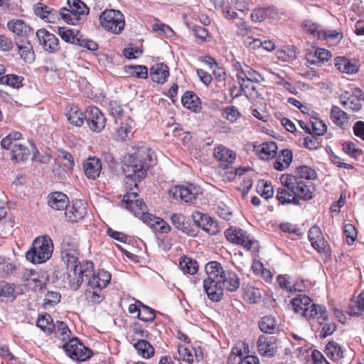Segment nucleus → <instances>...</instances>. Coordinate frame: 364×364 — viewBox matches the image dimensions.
I'll return each instance as SVG.
<instances>
[{"label": "nucleus", "mask_w": 364, "mask_h": 364, "mask_svg": "<svg viewBox=\"0 0 364 364\" xmlns=\"http://www.w3.org/2000/svg\"><path fill=\"white\" fill-rule=\"evenodd\" d=\"M325 353L327 357L333 361H338L343 358L341 346L335 341H330L326 344Z\"/></svg>", "instance_id": "72a5a7b5"}, {"label": "nucleus", "mask_w": 364, "mask_h": 364, "mask_svg": "<svg viewBox=\"0 0 364 364\" xmlns=\"http://www.w3.org/2000/svg\"><path fill=\"white\" fill-rule=\"evenodd\" d=\"M292 159V151L289 149H283L277 156L274 167L278 171H283L290 166Z\"/></svg>", "instance_id": "2f4dec72"}, {"label": "nucleus", "mask_w": 364, "mask_h": 364, "mask_svg": "<svg viewBox=\"0 0 364 364\" xmlns=\"http://www.w3.org/2000/svg\"><path fill=\"white\" fill-rule=\"evenodd\" d=\"M155 220L154 225L152 224V230L155 232L168 233L171 230L170 225L165 222L163 219L153 218Z\"/></svg>", "instance_id": "e2e57ef3"}, {"label": "nucleus", "mask_w": 364, "mask_h": 364, "mask_svg": "<svg viewBox=\"0 0 364 364\" xmlns=\"http://www.w3.org/2000/svg\"><path fill=\"white\" fill-rule=\"evenodd\" d=\"M85 120L90 129L95 132H100L106 125L104 114L96 107H90L86 109Z\"/></svg>", "instance_id": "ddd939ff"}, {"label": "nucleus", "mask_w": 364, "mask_h": 364, "mask_svg": "<svg viewBox=\"0 0 364 364\" xmlns=\"http://www.w3.org/2000/svg\"><path fill=\"white\" fill-rule=\"evenodd\" d=\"M342 105L347 110L358 112L362 107V101L364 100V93L358 87L351 90V92H346L341 97Z\"/></svg>", "instance_id": "f8f14e48"}, {"label": "nucleus", "mask_w": 364, "mask_h": 364, "mask_svg": "<svg viewBox=\"0 0 364 364\" xmlns=\"http://www.w3.org/2000/svg\"><path fill=\"white\" fill-rule=\"evenodd\" d=\"M21 294V287L4 281L0 282V301H13Z\"/></svg>", "instance_id": "aec40b11"}, {"label": "nucleus", "mask_w": 364, "mask_h": 364, "mask_svg": "<svg viewBox=\"0 0 364 364\" xmlns=\"http://www.w3.org/2000/svg\"><path fill=\"white\" fill-rule=\"evenodd\" d=\"M112 274H92L89 278V286L93 289V291L87 290L86 295L90 301L94 303H100L103 299V296L101 295L95 289L100 291L106 287L111 280Z\"/></svg>", "instance_id": "1a4fd4ad"}, {"label": "nucleus", "mask_w": 364, "mask_h": 364, "mask_svg": "<svg viewBox=\"0 0 364 364\" xmlns=\"http://www.w3.org/2000/svg\"><path fill=\"white\" fill-rule=\"evenodd\" d=\"M137 353L144 358L149 359L154 355V347L146 340H139L134 344Z\"/></svg>", "instance_id": "f704fd0d"}, {"label": "nucleus", "mask_w": 364, "mask_h": 364, "mask_svg": "<svg viewBox=\"0 0 364 364\" xmlns=\"http://www.w3.org/2000/svg\"><path fill=\"white\" fill-rule=\"evenodd\" d=\"M8 28L16 35L26 38L33 32L31 28L23 21L13 19L8 22Z\"/></svg>", "instance_id": "bb28decb"}, {"label": "nucleus", "mask_w": 364, "mask_h": 364, "mask_svg": "<svg viewBox=\"0 0 364 364\" xmlns=\"http://www.w3.org/2000/svg\"><path fill=\"white\" fill-rule=\"evenodd\" d=\"M153 156L154 152L146 146L139 147L133 154L124 156L122 170L131 191L132 186L137 188V183L146 176L148 167L154 163Z\"/></svg>", "instance_id": "f257e3e1"}, {"label": "nucleus", "mask_w": 364, "mask_h": 364, "mask_svg": "<svg viewBox=\"0 0 364 364\" xmlns=\"http://www.w3.org/2000/svg\"><path fill=\"white\" fill-rule=\"evenodd\" d=\"M36 325L47 335L51 334L55 329V323H53L51 316L48 314L41 316L38 318Z\"/></svg>", "instance_id": "a19ab883"}, {"label": "nucleus", "mask_w": 364, "mask_h": 364, "mask_svg": "<svg viewBox=\"0 0 364 364\" xmlns=\"http://www.w3.org/2000/svg\"><path fill=\"white\" fill-rule=\"evenodd\" d=\"M79 250L75 242L64 238L61 245V257L67 270L73 273H90L94 271V264L90 260H78Z\"/></svg>", "instance_id": "20e7f679"}, {"label": "nucleus", "mask_w": 364, "mask_h": 364, "mask_svg": "<svg viewBox=\"0 0 364 364\" xmlns=\"http://www.w3.org/2000/svg\"><path fill=\"white\" fill-rule=\"evenodd\" d=\"M181 102L184 107L195 112L200 105L199 98L193 92H185L182 96Z\"/></svg>", "instance_id": "79ce46f5"}, {"label": "nucleus", "mask_w": 364, "mask_h": 364, "mask_svg": "<svg viewBox=\"0 0 364 364\" xmlns=\"http://www.w3.org/2000/svg\"><path fill=\"white\" fill-rule=\"evenodd\" d=\"M66 355L70 358L80 362L85 361L92 355V350L85 347L77 338H73L63 346Z\"/></svg>", "instance_id": "6e6552de"}, {"label": "nucleus", "mask_w": 364, "mask_h": 364, "mask_svg": "<svg viewBox=\"0 0 364 364\" xmlns=\"http://www.w3.org/2000/svg\"><path fill=\"white\" fill-rule=\"evenodd\" d=\"M69 203L68 196L62 192H55L49 195L48 204L54 210H63Z\"/></svg>", "instance_id": "cd10ccee"}, {"label": "nucleus", "mask_w": 364, "mask_h": 364, "mask_svg": "<svg viewBox=\"0 0 364 364\" xmlns=\"http://www.w3.org/2000/svg\"><path fill=\"white\" fill-rule=\"evenodd\" d=\"M178 355L174 356V359L178 360L179 364H192L194 360V356L191 349L182 344L178 345Z\"/></svg>", "instance_id": "473e14b6"}, {"label": "nucleus", "mask_w": 364, "mask_h": 364, "mask_svg": "<svg viewBox=\"0 0 364 364\" xmlns=\"http://www.w3.org/2000/svg\"><path fill=\"white\" fill-rule=\"evenodd\" d=\"M364 310V290L357 297L355 304L348 307L347 313L350 316H359L360 312Z\"/></svg>", "instance_id": "de8ad7c7"}, {"label": "nucleus", "mask_w": 364, "mask_h": 364, "mask_svg": "<svg viewBox=\"0 0 364 364\" xmlns=\"http://www.w3.org/2000/svg\"><path fill=\"white\" fill-rule=\"evenodd\" d=\"M59 19L62 18L66 23L76 25L79 22V16L70 8H62L58 11Z\"/></svg>", "instance_id": "09e8293b"}, {"label": "nucleus", "mask_w": 364, "mask_h": 364, "mask_svg": "<svg viewBox=\"0 0 364 364\" xmlns=\"http://www.w3.org/2000/svg\"><path fill=\"white\" fill-rule=\"evenodd\" d=\"M199 228L212 235H215L219 232L218 224L208 215L206 217V220L200 224Z\"/></svg>", "instance_id": "5fc2aeb1"}, {"label": "nucleus", "mask_w": 364, "mask_h": 364, "mask_svg": "<svg viewBox=\"0 0 364 364\" xmlns=\"http://www.w3.org/2000/svg\"><path fill=\"white\" fill-rule=\"evenodd\" d=\"M169 76V68L164 63H157L150 70L151 80L157 83L164 84Z\"/></svg>", "instance_id": "393cba45"}, {"label": "nucleus", "mask_w": 364, "mask_h": 364, "mask_svg": "<svg viewBox=\"0 0 364 364\" xmlns=\"http://www.w3.org/2000/svg\"><path fill=\"white\" fill-rule=\"evenodd\" d=\"M55 326V329L53 333H55L56 337L63 341L70 338V331L66 323L61 321H57Z\"/></svg>", "instance_id": "8fccbe9b"}, {"label": "nucleus", "mask_w": 364, "mask_h": 364, "mask_svg": "<svg viewBox=\"0 0 364 364\" xmlns=\"http://www.w3.org/2000/svg\"><path fill=\"white\" fill-rule=\"evenodd\" d=\"M87 213V205L82 200H73L70 205H68L65 215L71 223H77L82 220Z\"/></svg>", "instance_id": "f3484780"}, {"label": "nucleus", "mask_w": 364, "mask_h": 364, "mask_svg": "<svg viewBox=\"0 0 364 364\" xmlns=\"http://www.w3.org/2000/svg\"><path fill=\"white\" fill-rule=\"evenodd\" d=\"M296 173L299 179L312 180L316 178V172L309 166H302L296 168Z\"/></svg>", "instance_id": "4d7b16f0"}, {"label": "nucleus", "mask_w": 364, "mask_h": 364, "mask_svg": "<svg viewBox=\"0 0 364 364\" xmlns=\"http://www.w3.org/2000/svg\"><path fill=\"white\" fill-rule=\"evenodd\" d=\"M99 22L105 31L117 35L122 32L125 26L123 14L114 9L105 10L99 17Z\"/></svg>", "instance_id": "0eeeda50"}, {"label": "nucleus", "mask_w": 364, "mask_h": 364, "mask_svg": "<svg viewBox=\"0 0 364 364\" xmlns=\"http://www.w3.org/2000/svg\"><path fill=\"white\" fill-rule=\"evenodd\" d=\"M53 251L52 240L48 237H39L33 242L32 247L26 252V257L33 264H41L48 260Z\"/></svg>", "instance_id": "423d86ee"}, {"label": "nucleus", "mask_w": 364, "mask_h": 364, "mask_svg": "<svg viewBox=\"0 0 364 364\" xmlns=\"http://www.w3.org/2000/svg\"><path fill=\"white\" fill-rule=\"evenodd\" d=\"M257 346L261 355L272 357L275 355L277 349V338L274 336H260Z\"/></svg>", "instance_id": "a211bd4d"}, {"label": "nucleus", "mask_w": 364, "mask_h": 364, "mask_svg": "<svg viewBox=\"0 0 364 364\" xmlns=\"http://www.w3.org/2000/svg\"><path fill=\"white\" fill-rule=\"evenodd\" d=\"M258 326L260 331L266 334H274L279 330L277 318L271 315L262 317L259 321Z\"/></svg>", "instance_id": "a878e982"}, {"label": "nucleus", "mask_w": 364, "mask_h": 364, "mask_svg": "<svg viewBox=\"0 0 364 364\" xmlns=\"http://www.w3.org/2000/svg\"><path fill=\"white\" fill-rule=\"evenodd\" d=\"M30 150L21 144H14L11 149V160L17 162L27 160L30 156Z\"/></svg>", "instance_id": "e433bc0d"}, {"label": "nucleus", "mask_w": 364, "mask_h": 364, "mask_svg": "<svg viewBox=\"0 0 364 364\" xmlns=\"http://www.w3.org/2000/svg\"><path fill=\"white\" fill-rule=\"evenodd\" d=\"M132 132V126L127 122H122L120 127L117 129V136L120 140H125L129 138Z\"/></svg>", "instance_id": "680f3d73"}, {"label": "nucleus", "mask_w": 364, "mask_h": 364, "mask_svg": "<svg viewBox=\"0 0 364 364\" xmlns=\"http://www.w3.org/2000/svg\"><path fill=\"white\" fill-rule=\"evenodd\" d=\"M336 69L342 73L353 75L358 72L360 64L355 58L349 59L344 56H338L333 60Z\"/></svg>", "instance_id": "6ab92c4d"}, {"label": "nucleus", "mask_w": 364, "mask_h": 364, "mask_svg": "<svg viewBox=\"0 0 364 364\" xmlns=\"http://www.w3.org/2000/svg\"><path fill=\"white\" fill-rule=\"evenodd\" d=\"M222 116L230 122H235L240 117V113L235 106H228L223 110Z\"/></svg>", "instance_id": "13d9d810"}, {"label": "nucleus", "mask_w": 364, "mask_h": 364, "mask_svg": "<svg viewBox=\"0 0 364 364\" xmlns=\"http://www.w3.org/2000/svg\"><path fill=\"white\" fill-rule=\"evenodd\" d=\"M237 77L239 81H242V82H244L245 79L254 82H259L262 79L259 73L255 71L246 65L241 68V73L237 74Z\"/></svg>", "instance_id": "c9c22d12"}, {"label": "nucleus", "mask_w": 364, "mask_h": 364, "mask_svg": "<svg viewBox=\"0 0 364 364\" xmlns=\"http://www.w3.org/2000/svg\"><path fill=\"white\" fill-rule=\"evenodd\" d=\"M214 157L220 162L222 166L227 167L228 164L234 162L236 155L230 149L220 145L214 150Z\"/></svg>", "instance_id": "5701e85b"}, {"label": "nucleus", "mask_w": 364, "mask_h": 364, "mask_svg": "<svg viewBox=\"0 0 364 364\" xmlns=\"http://www.w3.org/2000/svg\"><path fill=\"white\" fill-rule=\"evenodd\" d=\"M225 235L229 242L240 245L247 250H251L256 243L245 230L240 228L230 227L225 230Z\"/></svg>", "instance_id": "9b49d317"}, {"label": "nucleus", "mask_w": 364, "mask_h": 364, "mask_svg": "<svg viewBox=\"0 0 364 364\" xmlns=\"http://www.w3.org/2000/svg\"><path fill=\"white\" fill-rule=\"evenodd\" d=\"M138 194L136 192H127L122 201V205L129 210L133 214L140 218L141 212L146 211V206L142 200L137 199Z\"/></svg>", "instance_id": "dca6fc26"}, {"label": "nucleus", "mask_w": 364, "mask_h": 364, "mask_svg": "<svg viewBox=\"0 0 364 364\" xmlns=\"http://www.w3.org/2000/svg\"><path fill=\"white\" fill-rule=\"evenodd\" d=\"M171 223L175 226L176 228L182 231L188 235H193L188 226V221H186V218L181 213H174L171 217Z\"/></svg>", "instance_id": "37998d69"}, {"label": "nucleus", "mask_w": 364, "mask_h": 364, "mask_svg": "<svg viewBox=\"0 0 364 364\" xmlns=\"http://www.w3.org/2000/svg\"><path fill=\"white\" fill-rule=\"evenodd\" d=\"M309 239L311 243L312 247L316 250L319 253L328 255L330 252V247L328 242L325 240L322 235L321 230L318 226H313L310 228L308 233Z\"/></svg>", "instance_id": "4468645a"}, {"label": "nucleus", "mask_w": 364, "mask_h": 364, "mask_svg": "<svg viewBox=\"0 0 364 364\" xmlns=\"http://www.w3.org/2000/svg\"><path fill=\"white\" fill-rule=\"evenodd\" d=\"M303 29L310 34L316 36L318 38V33L321 32L322 29L320 26L314 23L311 20H305L302 23Z\"/></svg>", "instance_id": "052dcab7"}, {"label": "nucleus", "mask_w": 364, "mask_h": 364, "mask_svg": "<svg viewBox=\"0 0 364 364\" xmlns=\"http://www.w3.org/2000/svg\"><path fill=\"white\" fill-rule=\"evenodd\" d=\"M68 4L78 16L89 13V8L80 0H68Z\"/></svg>", "instance_id": "603ef678"}, {"label": "nucleus", "mask_w": 364, "mask_h": 364, "mask_svg": "<svg viewBox=\"0 0 364 364\" xmlns=\"http://www.w3.org/2000/svg\"><path fill=\"white\" fill-rule=\"evenodd\" d=\"M282 187L277 188V199L282 204L299 205L300 200H309L313 198V191L309 183L290 174L280 177Z\"/></svg>", "instance_id": "f03ea898"}, {"label": "nucleus", "mask_w": 364, "mask_h": 364, "mask_svg": "<svg viewBox=\"0 0 364 364\" xmlns=\"http://www.w3.org/2000/svg\"><path fill=\"white\" fill-rule=\"evenodd\" d=\"M291 304L294 312L306 320L316 319L322 324L328 318L326 308L312 303L311 298L305 294H297L291 300Z\"/></svg>", "instance_id": "39448f33"}, {"label": "nucleus", "mask_w": 364, "mask_h": 364, "mask_svg": "<svg viewBox=\"0 0 364 364\" xmlns=\"http://www.w3.org/2000/svg\"><path fill=\"white\" fill-rule=\"evenodd\" d=\"M39 44L50 53H55L59 49V41L53 33L45 28L38 29L36 33Z\"/></svg>", "instance_id": "2eb2a0df"}, {"label": "nucleus", "mask_w": 364, "mask_h": 364, "mask_svg": "<svg viewBox=\"0 0 364 364\" xmlns=\"http://www.w3.org/2000/svg\"><path fill=\"white\" fill-rule=\"evenodd\" d=\"M35 14L46 22L55 23L59 20L58 11L42 3H38L33 6Z\"/></svg>", "instance_id": "412c9836"}, {"label": "nucleus", "mask_w": 364, "mask_h": 364, "mask_svg": "<svg viewBox=\"0 0 364 364\" xmlns=\"http://www.w3.org/2000/svg\"><path fill=\"white\" fill-rule=\"evenodd\" d=\"M65 115L68 121L76 127L82 126L85 119V113L84 114L77 107L70 108Z\"/></svg>", "instance_id": "4c0bfd02"}, {"label": "nucleus", "mask_w": 364, "mask_h": 364, "mask_svg": "<svg viewBox=\"0 0 364 364\" xmlns=\"http://www.w3.org/2000/svg\"><path fill=\"white\" fill-rule=\"evenodd\" d=\"M232 352L240 358V364H259V363L257 356L247 355L243 357V353L241 350L233 349Z\"/></svg>", "instance_id": "0e129e2a"}, {"label": "nucleus", "mask_w": 364, "mask_h": 364, "mask_svg": "<svg viewBox=\"0 0 364 364\" xmlns=\"http://www.w3.org/2000/svg\"><path fill=\"white\" fill-rule=\"evenodd\" d=\"M277 149V145L274 141H267L257 147V152L262 159L268 160L276 156Z\"/></svg>", "instance_id": "c85d7f7f"}, {"label": "nucleus", "mask_w": 364, "mask_h": 364, "mask_svg": "<svg viewBox=\"0 0 364 364\" xmlns=\"http://www.w3.org/2000/svg\"><path fill=\"white\" fill-rule=\"evenodd\" d=\"M141 306V309L137 314V318L144 322H152L155 317V311L151 307L144 304L141 301H138Z\"/></svg>", "instance_id": "a18cd8bd"}, {"label": "nucleus", "mask_w": 364, "mask_h": 364, "mask_svg": "<svg viewBox=\"0 0 364 364\" xmlns=\"http://www.w3.org/2000/svg\"><path fill=\"white\" fill-rule=\"evenodd\" d=\"M213 274L203 280V289L208 298L213 302L220 301L224 296V290L234 291L240 286L237 274Z\"/></svg>", "instance_id": "7ed1b4c3"}, {"label": "nucleus", "mask_w": 364, "mask_h": 364, "mask_svg": "<svg viewBox=\"0 0 364 364\" xmlns=\"http://www.w3.org/2000/svg\"><path fill=\"white\" fill-rule=\"evenodd\" d=\"M343 150L347 154L353 156V158H358L360 155L361 151L355 147V144L353 142L348 141L343 144Z\"/></svg>", "instance_id": "338daca9"}, {"label": "nucleus", "mask_w": 364, "mask_h": 364, "mask_svg": "<svg viewBox=\"0 0 364 364\" xmlns=\"http://www.w3.org/2000/svg\"><path fill=\"white\" fill-rule=\"evenodd\" d=\"M83 170L87 178L95 180L100 176L102 170L101 161L95 156L89 157L83 164Z\"/></svg>", "instance_id": "4be33fe9"}, {"label": "nucleus", "mask_w": 364, "mask_h": 364, "mask_svg": "<svg viewBox=\"0 0 364 364\" xmlns=\"http://www.w3.org/2000/svg\"><path fill=\"white\" fill-rule=\"evenodd\" d=\"M58 33L61 37V38L65 42L71 43L75 45L80 43V38H78L74 33L73 31L70 28L59 27Z\"/></svg>", "instance_id": "3c124183"}, {"label": "nucleus", "mask_w": 364, "mask_h": 364, "mask_svg": "<svg viewBox=\"0 0 364 364\" xmlns=\"http://www.w3.org/2000/svg\"><path fill=\"white\" fill-rule=\"evenodd\" d=\"M216 213L223 219L224 220H230L232 213L230 212V208L223 203L220 202L218 203L217 209H216Z\"/></svg>", "instance_id": "774afa93"}, {"label": "nucleus", "mask_w": 364, "mask_h": 364, "mask_svg": "<svg viewBox=\"0 0 364 364\" xmlns=\"http://www.w3.org/2000/svg\"><path fill=\"white\" fill-rule=\"evenodd\" d=\"M277 14V11L273 6L255 9L251 14V18L255 22H261L267 18H274Z\"/></svg>", "instance_id": "7c9ffc66"}, {"label": "nucleus", "mask_w": 364, "mask_h": 364, "mask_svg": "<svg viewBox=\"0 0 364 364\" xmlns=\"http://www.w3.org/2000/svg\"><path fill=\"white\" fill-rule=\"evenodd\" d=\"M318 38H323L327 41H334V42H339L343 38L341 33L336 30L323 31L318 33Z\"/></svg>", "instance_id": "6e6d98bb"}, {"label": "nucleus", "mask_w": 364, "mask_h": 364, "mask_svg": "<svg viewBox=\"0 0 364 364\" xmlns=\"http://www.w3.org/2000/svg\"><path fill=\"white\" fill-rule=\"evenodd\" d=\"M277 282L282 289H285L288 291L292 292L301 291L296 284L293 283L289 279V274H278Z\"/></svg>", "instance_id": "49530a36"}, {"label": "nucleus", "mask_w": 364, "mask_h": 364, "mask_svg": "<svg viewBox=\"0 0 364 364\" xmlns=\"http://www.w3.org/2000/svg\"><path fill=\"white\" fill-rule=\"evenodd\" d=\"M311 134L317 136L323 135L327 131V127L325 123L317 118H314L311 121Z\"/></svg>", "instance_id": "864d4df0"}, {"label": "nucleus", "mask_w": 364, "mask_h": 364, "mask_svg": "<svg viewBox=\"0 0 364 364\" xmlns=\"http://www.w3.org/2000/svg\"><path fill=\"white\" fill-rule=\"evenodd\" d=\"M60 298H61V296L58 292L49 291L46 295V297L44 299L43 305L54 306L60 302Z\"/></svg>", "instance_id": "69168bd1"}, {"label": "nucleus", "mask_w": 364, "mask_h": 364, "mask_svg": "<svg viewBox=\"0 0 364 364\" xmlns=\"http://www.w3.org/2000/svg\"><path fill=\"white\" fill-rule=\"evenodd\" d=\"M244 297L249 303L256 304L260 298L259 290L252 287H247L245 289Z\"/></svg>", "instance_id": "bf43d9fd"}, {"label": "nucleus", "mask_w": 364, "mask_h": 364, "mask_svg": "<svg viewBox=\"0 0 364 364\" xmlns=\"http://www.w3.org/2000/svg\"><path fill=\"white\" fill-rule=\"evenodd\" d=\"M179 267L183 273H197L198 271V262L189 257L183 256L179 259Z\"/></svg>", "instance_id": "58836bf2"}, {"label": "nucleus", "mask_w": 364, "mask_h": 364, "mask_svg": "<svg viewBox=\"0 0 364 364\" xmlns=\"http://www.w3.org/2000/svg\"><path fill=\"white\" fill-rule=\"evenodd\" d=\"M28 276L24 285L35 291L43 289L48 281V277H46V274H28Z\"/></svg>", "instance_id": "c756f323"}, {"label": "nucleus", "mask_w": 364, "mask_h": 364, "mask_svg": "<svg viewBox=\"0 0 364 364\" xmlns=\"http://www.w3.org/2000/svg\"><path fill=\"white\" fill-rule=\"evenodd\" d=\"M17 46L20 55L25 62L31 63L34 60V52L33 51L32 46L28 41H26L21 45L17 43Z\"/></svg>", "instance_id": "c03bdc74"}, {"label": "nucleus", "mask_w": 364, "mask_h": 364, "mask_svg": "<svg viewBox=\"0 0 364 364\" xmlns=\"http://www.w3.org/2000/svg\"><path fill=\"white\" fill-rule=\"evenodd\" d=\"M200 193V188L193 184L176 186L169 190V196L185 203H193Z\"/></svg>", "instance_id": "9d476101"}, {"label": "nucleus", "mask_w": 364, "mask_h": 364, "mask_svg": "<svg viewBox=\"0 0 364 364\" xmlns=\"http://www.w3.org/2000/svg\"><path fill=\"white\" fill-rule=\"evenodd\" d=\"M331 57V53L324 48H317L314 52H309L306 55V59L309 65H321L324 62L328 61Z\"/></svg>", "instance_id": "b1692460"}, {"label": "nucleus", "mask_w": 364, "mask_h": 364, "mask_svg": "<svg viewBox=\"0 0 364 364\" xmlns=\"http://www.w3.org/2000/svg\"><path fill=\"white\" fill-rule=\"evenodd\" d=\"M330 117L333 122L339 127H343L348 122L347 114L338 106L332 107Z\"/></svg>", "instance_id": "ea45409f"}]
</instances>
